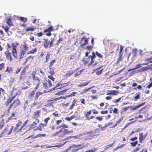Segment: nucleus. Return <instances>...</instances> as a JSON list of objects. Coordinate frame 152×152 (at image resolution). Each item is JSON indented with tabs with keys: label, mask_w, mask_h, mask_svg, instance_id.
I'll list each match as a JSON object with an SVG mask.
<instances>
[{
	"label": "nucleus",
	"mask_w": 152,
	"mask_h": 152,
	"mask_svg": "<svg viewBox=\"0 0 152 152\" xmlns=\"http://www.w3.org/2000/svg\"><path fill=\"white\" fill-rule=\"evenodd\" d=\"M13 128L14 127L12 126H10L7 125L4 129L3 132L1 133V135H2L4 133H6L8 135L10 134L11 133L12 131Z\"/></svg>",
	"instance_id": "1"
},
{
	"label": "nucleus",
	"mask_w": 152,
	"mask_h": 152,
	"mask_svg": "<svg viewBox=\"0 0 152 152\" xmlns=\"http://www.w3.org/2000/svg\"><path fill=\"white\" fill-rule=\"evenodd\" d=\"M98 129H96L95 130H94V131H90L88 132H87L86 133H82L80 134L77 135V137L80 138H82V137H81L83 136H84L85 135H88V134H92L93 133H98Z\"/></svg>",
	"instance_id": "2"
},
{
	"label": "nucleus",
	"mask_w": 152,
	"mask_h": 152,
	"mask_svg": "<svg viewBox=\"0 0 152 152\" xmlns=\"http://www.w3.org/2000/svg\"><path fill=\"white\" fill-rule=\"evenodd\" d=\"M102 67V66H101L99 68H96V69L94 70V71H96V74L97 75H100L102 73V71L103 70V69H102L100 70V71H98L99 69H101Z\"/></svg>",
	"instance_id": "3"
},
{
	"label": "nucleus",
	"mask_w": 152,
	"mask_h": 152,
	"mask_svg": "<svg viewBox=\"0 0 152 152\" xmlns=\"http://www.w3.org/2000/svg\"><path fill=\"white\" fill-rule=\"evenodd\" d=\"M81 42L82 44L81 46L85 45L88 43V39H85V37L81 39Z\"/></svg>",
	"instance_id": "4"
},
{
	"label": "nucleus",
	"mask_w": 152,
	"mask_h": 152,
	"mask_svg": "<svg viewBox=\"0 0 152 152\" xmlns=\"http://www.w3.org/2000/svg\"><path fill=\"white\" fill-rule=\"evenodd\" d=\"M109 93H107V95H117L118 93V92L117 91H109Z\"/></svg>",
	"instance_id": "5"
},
{
	"label": "nucleus",
	"mask_w": 152,
	"mask_h": 152,
	"mask_svg": "<svg viewBox=\"0 0 152 152\" xmlns=\"http://www.w3.org/2000/svg\"><path fill=\"white\" fill-rule=\"evenodd\" d=\"M57 133H58V136L61 138L63 137L65 135L63 129H60Z\"/></svg>",
	"instance_id": "6"
},
{
	"label": "nucleus",
	"mask_w": 152,
	"mask_h": 152,
	"mask_svg": "<svg viewBox=\"0 0 152 152\" xmlns=\"http://www.w3.org/2000/svg\"><path fill=\"white\" fill-rule=\"evenodd\" d=\"M90 81H87L85 82H83L80 83L77 86L79 87H83L87 85L89 83H90Z\"/></svg>",
	"instance_id": "7"
},
{
	"label": "nucleus",
	"mask_w": 152,
	"mask_h": 152,
	"mask_svg": "<svg viewBox=\"0 0 152 152\" xmlns=\"http://www.w3.org/2000/svg\"><path fill=\"white\" fill-rule=\"evenodd\" d=\"M13 103L14 107L15 108L20 104V101L18 99H15Z\"/></svg>",
	"instance_id": "8"
},
{
	"label": "nucleus",
	"mask_w": 152,
	"mask_h": 152,
	"mask_svg": "<svg viewBox=\"0 0 152 152\" xmlns=\"http://www.w3.org/2000/svg\"><path fill=\"white\" fill-rule=\"evenodd\" d=\"M50 43V41L47 40H45V42L44 44V47L46 48H47L49 46V45Z\"/></svg>",
	"instance_id": "9"
},
{
	"label": "nucleus",
	"mask_w": 152,
	"mask_h": 152,
	"mask_svg": "<svg viewBox=\"0 0 152 152\" xmlns=\"http://www.w3.org/2000/svg\"><path fill=\"white\" fill-rule=\"evenodd\" d=\"M39 123V120L38 118H35V121L33 122L32 124L31 125V127L32 128H33V126Z\"/></svg>",
	"instance_id": "10"
},
{
	"label": "nucleus",
	"mask_w": 152,
	"mask_h": 152,
	"mask_svg": "<svg viewBox=\"0 0 152 152\" xmlns=\"http://www.w3.org/2000/svg\"><path fill=\"white\" fill-rule=\"evenodd\" d=\"M149 69V68L147 67H142L140 69L138 70V72H143Z\"/></svg>",
	"instance_id": "11"
},
{
	"label": "nucleus",
	"mask_w": 152,
	"mask_h": 152,
	"mask_svg": "<svg viewBox=\"0 0 152 152\" xmlns=\"http://www.w3.org/2000/svg\"><path fill=\"white\" fill-rule=\"evenodd\" d=\"M115 143V142L111 144L110 145H107L104 147V150H106L109 148L110 147H112Z\"/></svg>",
	"instance_id": "12"
},
{
	"label": "nucleus",
	"mask_w": 152,
	"mask_h": 152,
	"mask_svg": "<svg viewBox=\"0 0 152 152\" xmlns=\"http://www.w3.org/2000/svg\"><path fill=\"white\" fill-rule=\"evenodd\" d=\"M76 102V99H74L73 100V102L72 103L71 105L70 106V109H72L73 107L74 106L75 103Z\"/></svg>",
	"instance_id": "13"
},
{
	"label": "nucleus",
	"mask_w": 152,
	"mask_h": 152,
	"mask_svg": "<svg viewBox=\"0 0 152 152\" xmlns=\"http://www.w3.org/2000/svg\"><path fill=\"white\" fill-rule=\"evenodd\" d=\"M32 78H33V80L34 81H37L38 83L37 84V86H38L39 85V81H40L39 80V79L37 77H35V76L32 77Z\"/></svg>",
	"instance_id": "14"
},
{
	"label": "nucleus",
	"mask_w": 152,
	"mask_h": 152,
	"mask_svg": "<svg viewBox=\"0 0 152 152\" xmlns=\"http://www.w3.org/2000/svg\"><path fill=\"white\" fill-rule=\"evenodd\" d=\"M47 124H40V125L39 126V129H40L42 128H43L47 126Z\"/></svg>",
	"instance_id": "15"
},
{
	"label": "nucleus",
	"mask_w": 152,
	"mask_h": 152,
	"mask_svg": "<svg viewBox=\"0 0 152 152\" xmlns=\"http://www.w3.org/2000/svg\"><path fill=\"white\" fill-rule=\"evenodd\" d=\"M140 137L139 140L140 142H141V141L143 139V133L140 134Z\"/></svg>",
	"instance_id": "16"
},
{
	"label": "nucleus",
	"mask_w": 152,
	"mask_h": 152,
	"mask_svg": "<svg viewBox=\"0 0 152 152\" xmlns=\"http://www.w3.org/2000/svg\"><path fill=\"white\" fill-rule=\"evenodd\" d=\"M42 94V92L40 91L37 92L36 94V98H37L39 95Z\"/></svg>",
	"instance_id": "17"
},
{
	"label": "nucleus",
	"mask_w": 152,
	"mask_h": 152,
	"mask_svg": "<svg viewBox=\"0 0 152 152\" xmlns=\"http://www.w3.org/2000/svg\"><path fill=\"white\" fill-rule=\"evenodd\" d=\"M50 54L48 53L47 54V56L46 57V60L45 61V62H48V60L50 58Z\"/></svg>",
	"instance_id": "18"
},
{
	"label": "nucleus",
	"mask_w": 152,
	"mask_h": 152,
	"mask_svg": "<svg viewBox=\"0 0 152 152\" xmlns=\"http://www.w3.org/2000/svg\"><path fill=\"white\" fill-rule=\"evenodd\" d=\"M53 30V28L52 27H49L48 29L45 30V32L50 31Z\"/></svg>",
	"instance_id": "19"
},
{
	"label": "nucleus",
	"mask_w": 152,
	"mask_h": 152,
	"mask_svg": "<svg viewBox=\"0 0 152 152\" xmlns=\"http://www.w3.org/2000/svg\"><path fill=\"white\" fill-rule=\"evenodd\" d=\"M97 150V148H94L92 149L89 150L88 151H86L85 152H95Z\"/></svg>",
	"instance_id": "20"
},
{
	"label": "nucleus",
	"mask_w": 152,
	"mask_h": 152,
	"mask_svg": "<svg viewBox=\"0 0 152 152\" xmlns=\"http://www.w3.org/2000/svg\"><path fill=\"white\" fill-rule=\"evenodd\" d=\"M49 73L51 74V75H53L54 74L55 72L53 69H50L49 71Z\"/></svg>",
	"instance_id": "21"
},
{
	"label": "nucleus",
	"mask_w": 152,
	"mask_h": 152,
	"mask_svg": "<svg viewBox=\"0 0 152 152\" xmlns=\"http://www.w3.org/2000/svg\"><path fill=\"white\" fill-rule=\"evenodd\" d=\"M138 141H136L135 142H131V144L132 146L133 147H135L136 146V145L137 144Z\"/></svg>",
	"instance_id": "22"
},
{
	"label": "nucleus",
	"mask_w": 152,
	"mask_h": 152,
	"mask_svg": "<svg viewBox=\"0 0 152 152\" xmlns=\"http://www.w3.org/2000/svg\"><path fill=\"white\" fill-rule=\"evenodd\" d=\"M121 99V98H119L117 99H113L112 100V101L115 103H118L119 102Z\"/></svg>",
	"instance_id": "23"
},
{
	"label": "nucleus",
	"mask_w": 152,
	"mask_h": 152,
	"mask_svg": "<svg viewBox=\"0 0 152 152\" xmlns=\"http://www.w3.org/2000/svg\"><path fill=\"white\" fill-rule=\"evenodd\" d=\"M7 23L10 26H11L12 25L11 20L10 18L7 19Z\"/></svg>",
	"instance_id": "24"
},
{
	"label": "nucleus",
	"mask_w": 152,
	"mask_h": 152,
	"mask_svg": "<svg viewBox=\"0 0 152 152\" xmlns=\"http://www.w3.org/2000/svg\"><path fill=\"white\" fill-rule=\"evenodd\" d=\"M92 55L90 56H89V57H90L91 59H94L96 57L95 55V54L94 52H92Z\"/></svg>",
	"instance_id": "25"
},
{
	"label": "nucleus",
	"mask_w": 152,
	"mask_h": 152,
	"mask_svg": "<svg viewBox=\"0 0 152 152\" xmlns=\"http://www.w3.org/2000/svg\"><path fill=\"white\" fill-rule=\"evenodd\" d=\"M34 115L33 116V118H35L36 119V118H37V117H39V115L37 114L35 112H34Z\"/></svg>",
	"instance_id": "26"
},
{
	"label": "nucleus",
	"mask_w": 152,
	"mask_h": 152,
	"mask_svg": "<svg viewBox=\"0 0 152 152\" xmlns=\"http://www.w3.org/2000/svg\"><path fill=\"white\" fill-rule=\"evenodd\" d=\"M21 122L20 121V122H18V123L16 124V126L15 127V128L14 129V130H15L17 129L18 127L21 125Z\"/></svg>",
	"instance_id": "27"
},
{
	"label": "nucleus",
	"mask_w": 152,
	"mask_h": 152,
	"mask_svg": "<svg viewBox=\"0 0 152 152\" xmlns=\"http://www.w3.org/2000/svg\"><path fill=\"white\" fill-rule=\"evenodd\" d=\"M63 131L64 132V133L65 134V135L66 134L68 133H71V132H73V131H71L70 132H68L67 131V130L66 129H64L63 130Z\"/></svg>",
	"instance_id": "28"
},
{
	"label": "nucleus",
	"mask_w": 152,
	"mask_h": 152,
	"mask_svg": "<svg viewBox=\"0 0 152 152\" xmlns=\"http://www.w3.org/2000/svg\"><path fill=\"white\" fill-rule=\"evenodd\" d=\"M147 64H138L137 65V67H135L133 69H132L131 70H134V69H137L138 68V67H141V65H146Z\"/></svg>",
	"instance_id": "29"
},
{
	"label": "nucleus",
	"mask_w": 152,
	"mask_h": 152,
	"mask_svg": "<svg viewBox=\"0 0 152 152\" xmlns=\"http://www.w3.org/2000/svg\"><path fill=\"white\" fill-rule=\"evenodd\" d=\"M18 44L17 43H12V49H16V47L17 46Z\"/></svg>",
	"instance_id": "30"
},
{
	"label": "nucleus",
	"mask_w": 152,
	"mask_h": 152,
	"mask_svg": "<svg viewBox=\"0 0 152 152\" xmlns=\"http://www.w3.org/2000/svg\"><path fill=\"white\" fill-rule=\"evenodd\" d=\"M91 134H88L89 135V136L88 137V138L87 139H90L94 138L95 135H94Z\"/></svg>",
	"instance_id": "31"
},
{
	"label": "nucleus",
	"mask_w": 152,
	"mask_h": 152,
	"mask_svg": "<svg viewBox=\"0 0 152 152\" xmlns=\"http://www.w3.org/2000/svg\"><path fill=\"white\" fill-rule=\"evenodd\" d=\"M95 54L99 58H102V55L101 53H99L97 52H96Z\"/></svg>",
	"instance_id": "32"
},
{
	"label": "nucleus",
	"mask_w": 152,
	"mask_h": 152,
	"mask_svg": "<svg viewBox=\"0 0 152 152\" xmlns=\"http://www.w3.org/2000/svg\"><path fill=\"white\" fill-rule=\"evenodd\" d=\"M123 117L121 118L119 120H118V121L116 123V125H118L123 120Z\"/></svg>",
	"instance_id": "33"
},
{
	"label": "nucleus",
	"mask_w": 152,
	"mask_h": 152,
	"mask_svg": "<svg viewBox=\"0 0 152 152\" xmlns=\"http://www.w3.org/2000/svg\"><path fill=\"white\" fill-rule=\"evenodd\" d=\"M144 104H145V102L141 103V104H138V105H136V106H135V107L137 109V108H139L140 107L143 106L144 105Z\"/></svg>",
	"instance_id": "34"
},
{
	"label": "nucleus",
	"mask_w": 152,
	"mask_h": 152,
	"mask_svg": "<svg viewBox=\"0 0 152 152\" xmlns=\"http://www.w3.org/2000/svg\"><path fill=\"white\" fill-rule=\"evenodd\" d=\"M48 77L51 79L52 81H54L55 79L54 78V77L52 76V75H49L48 76Z\"/></svg>",
	"instance_id": "35"
},
{
	"label": "nucleus",
	"mask_w": 152,
	"mask_h": 152,
	"mask_svg": "<svg viewBox=\"0 0 152 152\" xmlns=\"http://www.w3.org/2000/svg\"><path fill=\"white\" fill-rule=\"evenodd\" d=\"M47 81L48 83V87H50L52 86V84L51 83L50 80L49 79H48V80H47Z\"/></svg>",
	"instance_id": "36"
},
{
	"label": "nucleus",
	"mask_w": 152,
	"mask_h": 152,
	"mask_svg": "<svg viewBox=\"0 0 152 152\" xmlns=\"http://www.w3.org/2000/svg\"><path fill=\"white\" fill-rule=\"evenodd\" d=\"M54 42V39H52L51 41L50 42V45H49V48L53 46V44Z\"/></svg>",
	"instance_id": "37"
},
{
	"label": "nucleus",
	"mask_w": 152,
	"mask_h": 152,
	"mask_svg": "<svg viewBox=\"0 0 152 152\" xmlns=\"http://www.w3.org/2000/svg\"><path fill=\"white\" fill-rule=\"evenodd\" d=\"M50 119V118L49 117H48L45 118L44 121L45 124H46L47 125V124L48 123V121Z\"/></svg>",
	"instance_id": "38"
},
{
	"label": "nucleus",
	"mask_w": 152,
	"mask_h": 152,
	"mask_svg": "<svg viewBox=\"0 0 152 152\" xmlns=\"http://www.w3.org/2000/svg\"><path fill=\"white\" fill-rule=\"evenodd\" d=\"M20 20L23 22H26V21L27 18H24V17H20Z\"/></svg>",
	"instance_id": "39"
},
{
	"label": "nucleus",
	"mask_w": 152,
	"mask_h": 152,
	"mask_svg": "<svg viewBox=\"0 0 152 152\" xmlns=\"http://www.w3.org/2000/svg\"><path fill=\"white\" fill-rule=\"evenodd\" d=\"M43 87H44L45 88H48V83H44L43 84Z\"/></svg>",
	"instance_id": "40"
},
{
	"label": "nucleus",
	"mask_w": 152,
	"mask_h": 152,
	"mask_svg": "<svg viewBox=\"0 0 152 152\" xmlns=\"http://www.w3.org/2000/svg\"><path fill=\"white\" fill-rule=\"evenodd\" d=\"M63 145H64L62 144H60L58 145H57L52 146V147L59 148V147H61L63 146Z\"/></svg>",
	"instance_id": "41"
},
{
	"label": "nucleus",
	"mask_w": 152,
	"mask_h": 152,
	"mask_svg": "<svg viewBox=\"0 0 152 152\" xmlns=\"http://www.w3.org/2000/svg\"><path fill=\"white\" fill-rule=\"evenodd\" d=\"M37 50V49L36 48H34L33 50H31L30 52V53L33 54L35 52H36Z\"/></svg>",
	"instance_id": "42"
},
{
	"label": "nucleus",
	"mask_w": 152,
	"mask_h": 152,
	"mask_svg": "<svg viewBox=\"0 0 152 152\" xmlns=\"http://www.w3.org/2000/svg\"><path fill=\"white\" fill-rule=\"evenodd\" d=\"M61 128H67L68 127V126L67 125L64 124H61Z\"/></svg>",
	"instance_id": "43"
},
{
	"label": "nucleus",
	"mask_w": 152,
	"mask_h": 152,
	"mask_svg": "<svg viewBox=\"0 0 152 152\" xmlns=\"http://www.w3.org/2000/svg\"><path fill=\"white\" fill-rule=\"evenodd\" d=\"M91 110H90L88 111L87 112V113L85 115V117H87V116H88V114H91Z\"/></svg>",
	"instance_id": "44"
},
{
	"label": "nucleus",
	"mask_w": 152,
	"mask_h": 152,
	"mask_svg": "<svg viewBox=\"0 0 152 152\" xmlns=\"http://www.w3.org/2000/svg\"><path fill=\"white\" fill-rule=\"evenodd\" d=\"M27 122H28V120H26L24 122L23 124V126H22L21 127V129L20 130H19L18 131V132H20V130H21V129H22V128L23 127V126H25L27 124Z\"/></svg>",
	"instance_id": "45"
},
{
	"label": "nucleus",
	"mask_w": 152,
	"mask_h": 152,
	"mask_svg": "<svg viewBox=\"0 0 152 152\" xmlns=\"http://www.w3.org/2000/svg\"><path fill=\"white\" fill-rule=\"evenodd\" d=\"M56 60H53L52 61L50 62V65L49 66V67H51L53 64L55 62Z\"/></svg>",
	"instance_id": "46"
},
{
	"label": "nucleus",
	"mask_w": 152,
	"mask_h": 152,
	"mask_svg": "<svg viewBox=\"0 0 152 152\" xmlns=\"http://www.w3.org/2000/svg\"><path fill=\"white\" fill-rule=\"evenodd\" d=\"M140 94H138L136 96L134 97V100L136 101L137 99L140 98Z\"/></svg>",
	"instance_id": "47"
},
{
	"label": "nucleus",
	"mask_w": 152,
	"mask_h": 152,
	"mask_svg": "<svg viewBox=\"0 0 152 152\" xmlns=\"http://www.w3.org/2000/svg\"><path fill=\"white\" fill-rule=\"evenodd\" d=\"M35 91H32L29 94V95H30L31 96H33L34 95V94H35Z\"/></svg>",
	"instance_id": "48"
},
{
	"label": "nucleus",
	"mask_w": 152,
	"mask_h": 152,
	"mask_svg": "<svg viewBox=\"0 0 152 152\" xmlns=\"http://www.w3.org/2000/svg\"><path fill=\"white\" fill-rule=\"evenodd\" d=\"M5 54L6 55L7 57L11 54V53L9 52L8 51H5Z\"/></svg>",
	"instance_id": "49"
},
{
	"label": "nucleus",
	"mask_w": 152,
	"mask_h": 152,
	"mask_svg": "<svg viewBox=\"0 0 152 152\" xmlns=\"http://www.w3.org/2000/svg\"><path fill=\"white\" fill-rule=\"evenodd\" d=\"M91 97L93 99H96L97 98V95L92 96H91Z\"/></svg>",
	"instance_id": "50"
},
{
	"label": "nucleus",
	"mask_w": 152,
	"mask_h": 152,
	"mask_svg": "<svg viewBox=\"0 0 152 152\" xmlns=\"http://www.w3.org/2000/svg\"><path fill=\"white\" fill-rule=\"evenodd\" d=\"M66 90H63V91H60V92H58L57 93L56 95H59L62 92H65Z\"/></svg>",
	"instance_id": "51"
},
{
	"label": "nucleus",
	"mask_w": 152,
	"mask_h": 152,
	"mask_svg": "<svg viewBox=\"0 0 152 152\" xmlns=\"http://www.w3.org/2000/svg\"><path fill=\"white\" fill-rule=\"evenodd\" d=\"M152 86V82H151L147 86L146 88H149Z\"/></svg>",
	"instance_id": "52"
},
{
	"label": "nucleus",
	"mask_w": 152,
	"mask_h": 152,
	"mask_svg": "<svg viewBox=\"0 0 152 152\" xmlns=\"http://www.w3.org/2000/svg\"><path fill=\"white\" fill-rule=\"evenodd\" d=\"M34 28H27L26 29V31H33Z\"/></svg>",
	"instance_id": "53"
},
{
	"label": "nucleus",
	"mask_w": 152,
	"mask_h": 152,
	"mask_svg": "<svg viewBox=\"0 0 152 152\" xmlns=\"http://www.w3.org/2000/svg\"><path fill=\"white\" fill-rule=\"evenodd\" d=\"M62 122V120H57L56 121V124L57 125H58L60 123H61Z\"/></svg>",
	"instance_id": "54"
},
{
	"label": "nucleus",
	"mask_w": 152,
	"mask_h": 152,
	"mask_svg": "<svg viewBox=\"0 0 152 152\" xmlns=\"http://www.w3.org/2000/svg\"><path fill=\"white\" fill-rule=\"evenodd\" d=\"M4 64L2 63L0 64V70H2L3 68Z\"/></svg>",
	"instance_id": "55"
},
{
	"label": "nucleus",
	"mask_w": 152,
	"mask_h": 152,
	"mask_svg": "<svg viewBox=\"0 0 152 152\" xmlns=\"http://www.w3.org/2000/svg\"><path fill=\"white\" fill-rule=\"evenodd\" d=\"M118 109L116 108H114V110H113V112L114 113H117V112H118Z\"/></svg>",
	"instance_id": "56"
},
{
	"label": "nucleus",
	"mask_w": 152,
	"mask_h": 152,
	"mask_svg": "<svg viewBox=\"0 0 152 152\" xmlns=\"http://www.w3.org/2000/svg\"><path fill=\"white\" fill-rule=\"evenodd\" d=\"M7 57L8 59H10V61H11L12 58V57L11 56V54H10V55H9Z\"/></svg>",
	"instance_id": "57"
},
{
	"label": "nucleus",
	"mask_w": 152,
	"mask_h": 152,
	"mask_svg": "<svg viewBox=\"0 0 152 152\" xmlns=\"http://www.w3.org/2000/svg\"><path fill=\"white\" fill-rule=\"evenodd\" d=\"M13 56L15 58H17V52L12 53Z\"/></svg>",
	"instance_id": "58"
},
{
	"label": "nucleus",
	"mask_w": 152,
	"mask_h": 152,
	"mask_svg": "<svg viewBox=\"0 0 152 152\" xmlns=\"http://www.w3.org/2000/svg\"><path fill=\"white\" fill-rule=\"evenodd\" d=\"M81 73V71H79L78 72H77V73H76L75 74V76H78V75H80V74Z\"/></svg>",
	"instance_id": "59"
},
{
	"label": "nucleus",
	"mask_w": 152,
	"mask_h": 152,
	"mask_svg": "<svg viewBox=\"0 0 152 152\" xmlns=\"http://www.w3.org/2000/svg\"><path fill=\"white\" fill-rule=\"evenodd\" d=\"M93 113L94 114H97L98 112L95 109H93L92 110Z\"/></svg>",
	"instance_id": "60"
},
{
	"label": "nucleus",
	"mask_w": 152,
	"mask_h": 152,
	"mask_svg": "<svg viewBox=\"0 0 152 152\" xmlns=\"http://www.w3.org/2000/svg\"><path fill=\"white\" fill-rule=\"evenodd\" d=\"M137 139V137H134L132 138L130 140L132 141H134L135 140H136Z\"/></svg>",
	"instance_id": "61"
},
{
	"label": "nucleus",
	"mask_w": 152,
	"mask_h": 152,
	"mask_svg": "<svg viewBox=\"0 0 152 152\" xmlns=\"http://www.w3.org/2000/svg\"><path fill=\"white\" fill-rule=\"evenodd\" d=\"M96 119L98 120H99V121H101L102 120V118L100 117H96Z\"/></svg>",
	"instance_id": "62"
},
{
	"label": "nucleus",
	"mask_w": 152,
	"mask_h": 152,
	"mask_svg": "<svg viewBox=\"0 0 152 152\" xmlns=\"http://www.w3.org/2000/svg\"><path fill=\"white\" fill-rule=\"evenodd\" d=\"M106 99L107 100H111L112 99V97L110 96H107L106 97Z\"/></svg>",
	"instance_id": "63"
},
{
	"label": "nucleus",
	"mask_w": 152,
	"mask_h": 152,
	"mask_svg": "<svg viewBox=\"0 0 152 152\" xmlns=\"http://www.w3.org/2000/svg\"><path fill=\"white\" fill-rule=\"evenodd\" d=\"M140 148L139 147L137 148L136 149H135L132 152H136L137 151L139 150Z\"/></svg>",
	"instance_id": "64"
}]
</instances>
